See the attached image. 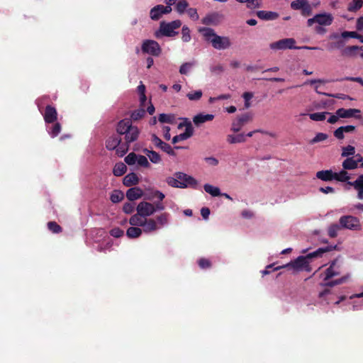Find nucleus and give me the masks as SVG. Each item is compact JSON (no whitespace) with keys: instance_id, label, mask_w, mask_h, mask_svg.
Instances as JSON below:
<instances>
[{"instance_id":"1","label":"nucleus","mask_w":363,"mask_h":363,"mask_svg":"<svg viewBox=\"0 0 363 363\" xmlns=\"http://www.w3.org/2000/svg\"><path fill=\"white\" fill-rule=\"evenodd\" d=\"M164 198L165 195L158 190L150 192L146 196V199L153 200L157 199L158 201L155 203L140 202L136 206L137 213L130 218L129 223L134 226H141L143 228L144 233L147 234L156 233L167 226L170 218L169 213H162L155 218H150L156 212L162 211L165 209V206L162 202Z\"/></svg>"},{"instance_id":"2","label":"nucleus","mask_w":363,"mask_h":363,"mask_svg":"<svg viewBox=\"0 0 363 363\" xmlns=\"http://www.w3.org/2000/svg\"><path fill=\"white\" fill-rule=\"evenodd\" d=\"M205 40L211 43L213 48L220 50H227L232 45L231 40L228 36H220L216 33L211 28H201L199 30Z\"/></svg>"},{"instance_id":"3","label":"nucleus","mask_w":363,"mask_h":363,"mask_svg":"<svg viewBox=\"0 0 363 363\" xmlns=\"http://www.w3.org/2000/svg\"><path fill=\"white\" fill-rule=\"evenodd\" d=\"M334 20L330 13L323 12L315 14L313 17L307 20V26L313 27L318 35H324L327 32L326 27L330 26Z\"/></svg>"},{"instance_id":"4","label":"nucleus","mask_w":363,"mask_h":363,"mask_svg":"<svg viewBox=\"0 0 363 363\" xmlns=\"http://www.w3.org/2000/svg\"><path fill=\"white\" fill-rule=\"evenodd\" d=\"M167 183L170 186L180 189L187 187L196 189L199 184L197 180L193 177L182 172H177L173 177L167 178Z\"/></svg>"},{"instance_id":"5","label":"nucleus","mask_w":363,"mask_h":363,"mask_svg":"<svg viewBox=\"0 0 363 363\" xmlns=\"http://www.w3.org/2000/svg\"><path fill=\"white\" fill-rule=\"evenodd\" d=\"M182 26L180 20H175L169 23L162 21L160 24L159 29L155 33V36L160 38L163 36L172 37L178 33L175 31Z\"/></svg>"},{"instance_id":"6","label":"nucleus","mask_w":363,"mask_h":363,"mask_svg":"<svg viewBox=\"0 0 363 363\" xmlns=\"http://www.w3.org/2000/svg\"><path fill=\"white\" fill-rule=\"evenodd\" d=\"M289 267H291L294 269L296 271H301L303 269L310 271L308 260L307 259V257L305 256H299L294 261L291 262L285 265L277 267L274 269V270L277 271L280 269Z\"/></svg>"},{"instance_id":"7","label":"nucleus","mask_w":363,"mask_h":363,"mask_svg":"<svg viewBox=\"0 0 363 363\" xmlns=\"http://www.w3.org/2000/svg\"><path fill=\"white\" fill-rule=\"evenodd\" d=\"M124 160L128 165H137L144 168H149L150 167V164L145 156L137 155L134 152L129 153Z\"/></svg>"},{"instance_id":"8","label":"nucleus","mask_w":363,"mask_h":363,"mask_svg":"<svg viewBox=\"0 0 363 363\" xmlns=\"http://www.w3.org/2000/svg\"><path fill=\"white\" fill-rule=\"evenodd\" d=\"M339 222L342 228L351 230H359L361 229L359 220L352 216H343L340 217Z\"/></svg>"},{"instance_id":"9","label":"nucleus","mask_w":363,"mask_h":363,"mask_svg":"<svg viewBox=\"0 0 363 363\" xmlns=\"http://www.w3.org/2000/svg\"><path fill=\"white\" fill-rule=\"evenodd\" d=\"M141 50L143 53L153 56H159L162 50L157 42L153 40H145L143 42Z\"/></svg>"},{"instance_id":"10","label":"nucleus","mask_w":363,"mask_h":363,"mask_svg":"<svg viewBox=\"0 0 363 363\" xmlns=\"http://www.w3.org/2000/svg\"><path fill=\"white\" fill-rule=\"evenodd\" d=\"M295 44L296 40L294 38H284L271 43L269 45V48L273 50H281L286 49L296 50Z\"/></svg>"},{"instance_id":"11","label":"nucleus","mask_w":363,"mask_h":363,"mask_svg":"<svg viewBox=\"0 0 363 363\" xmlns=\"http://www.w3.org/2000/svg\"><path fill=\"white\" fill-rule=\"evenodd\" d=\"M172 7L164 6L163 5H157L151 9L150 17L153 21H157L161 18L163 14L169 13L172 11Z\"/></svg>"},{"instance_id":"12","label":"nucleus","mask_w":363,"mask_h":363,"mask_svg":"<svg viewBox=\"0 0 363 363\" xmlns=\"http://www.w3.org/2000/svg\"><path fill=\"white\" fill-rule=\"evenodd\" d=\"M251 120L252 116L249 113H245L240 116H238L235 121H233L231 130L233 132L237 133L240 131L242 129V128Z\"/></svg>"},{"instance_id":"13","label":"nucleus","mask_w":363,"mask_h":363,"mask_svg":"<svg viewBox=\"0 0 363 363\" xmlns=\"http://www.w3.org/2000/svg\"><path fill=\"white\" fill-rule=\"evenodd\" d=\"M340 274V267L337 260H334L331 262L330 267L325 270L324 280H328L335 276L339 275Z\"/></svg>"},{"instance_id":"14","label":"nucleus","mask_w":363,"mask_h":363,"mask_svg":"<svg viewBox=\"0 0 363 363\" xmlns=\"http://www.w3.org/2000/svg\"><path fill=\"white\" fill-rule=\"evenodd\" d=\"M151 140L157 147L161 149L169 155H174V151L172 150V147L169 144L162 141V140L156 135L153 134L152 135Z\"/></svg>"},{"instance_id":"15","label":"nucleus","mask_w":363,"mask_h":363,"mask_svg":"<svg viewBox=\"0 0 363 363\" xmlns=\"http://www.w3.org/2000/svg\"><path fill=\"white\" fill-rule=\"evenodd\" d=\"M44 120L46 124L54 123L57 120V113L55 108L48 106L44 113Z\"/></svg>"},{"instance_id":"16","label":"nucleus","mask_w":363,"mask_h":363,"mask_svg":"<svg viewBox=\"0 0 363 363\" xmlns=\"http://www.w3.org/2000/svg\"><path fill=\"white\" fill-rule=\"evenodd\" d=\"M140 130L137 126L132 125L131 128L124 134L125 143L130 144L135 141L139 135Z\"/></svg>"},{"instance_id":"17","label":"nucleus","mask_w":363,"mask_h":363,"mask_svg":"<svg viewBox=\"0 0 363 363\" xmlns=\"http://www.w3.org/2000/svg\"><path fill=\"white\" fill-rule=\"evenodd\" d=\"M143 195V191L139 187L130 188L126 192V197L130 201L140 199Z\"/></svg>"},{"instance_id":"18","label":"nucleus","mask_w":363,"mask_h":363,"mask_svg":"<svg viewBox=\"0 0 363 363\" xmlns=\"http://www.w3.org/2000/svg\"><path fill=\"white\" fill-rule=\"evenodd\" d=\"M360 111L356 108H339L336 111V114L338 115L340 118H351V117H357L356 113H359Z\"/></svg>"},{"instance_id":"19","label":"nucleus","mask_w":363,"mask_h":363,"mask_svg":"<svg viewBox=\"0 0 363 363\" xmlns=\"http://www.w3.org/2000/svg\"><path fill=\"white\" fill-rule=\"evenodd\" d=\"M183 126L185 127V131L182 134L186 139L191 138L194 134V128L191 121L184 118V121L179 124L178 128H182Z\"/></svg>"},{"instance_id":"20","label":"nucleus","mask_w":363,"mask_h":363,"mask_svg":"<svg viewBox=\"0 0 363 363\" xmlns=\"http://www.w3.org/2000/svg\"><path fill=\"white\" fill-rule=\"evenodd\" d=\"M132 122L129 119H123L118 122L117 125V133L120 135H124L132 126Z\"/></svg>"},{"instance_id":"21","label":"nucleus","mask_w":363,"mask_h":363,"mask_svg":"<svg viewBox=\"0 0 363 363\" xmlns=\"http://www.w3.org/2000/svg\"><path fill=\"white\" fill-rule=\"evenodd\" d=\"M214 118V115L213 114H203L199 113L196 115L193 118V122L196 125H200L202 123H204L207 121H211Z\"/></svg>"},{"instance_id":"22","label":"nucleus","mask_w":363,"mask_h":363,"mask_svg":"<svg viewBox=\"0 0 363 363\" xmlns=\"http://www.w3.org/2000/svg\"><path fill=\"white\" fill-rule=\"evenodd\" d=\"M256 14L259 18L264 21L275 20L279 16L277 13L267 11H258Z\"/></svg>"},{"instance_id":"23","label":"nucleus","mask_w":363,"mask_h":363,"mask_svg":"<svg viewBox=\"0 0 363 363\" xmlns=\"http://www.w3.org/2000/svg\"><path fill=\"white\" fill-rule=\"evenodd\" d=\"M140 226H134L128 228L126 231V235L131 239L138 238L141 236L143 230V228H140Z\"/></svg>"},{"instance_id":"24","label":"nucleus","mask_w":363,"mask_h":363,"mask_svg":"<svg viewBox=\"0 0 363 363\" xmlns=\"http://www.w3.org/2000/svg\"><path fill=\"white\" fill-rule=\"evenodd\" d=\"M139 179L136 174L132 172L128 174L123 178V184L126 186H131L138 183Z\"/></svg>"},{"instance_id":"25","label":"nucleus","mask_w":363,"mask_h":363,"mask_svg":"<svg viewBox=\"0 0 363 363\" xmlns=\"http://www.w3.org/2000/svg\"><path fill=\"white\" fill-rule=\"evenodd\" d=\"M47 130L48 134L52 137H56L61 130V125L59 123H52L50 124H47Z\"/></svg>"},{"instance_id":"26","label":"nucleus","mask_w":363,"mask_h":363,"mask_svg":"<svg viewBox=\"0 0 363 363\" xmlns=\"http://www.w3.org/2000/svg\"><path fill=\"white\" fill-rule=\"evenodd\" d=\"M352 185L358 191L357 198L359 199H363V175L356 179Z\"/></svg>"},{"instance_id":"27","label":"nucleus","mask_w":363,"mask_h":363,"mask_svg":"<svg viewBox=\"0 0 363 363\" xmlns=\"http://www.w3.org/2000/svg\"><path fill=\"white\" fill-rule=\"evenodd\" d=\"M143 152L148 157L151 162L158 164L161 162V157L157 152L147 148L144 149Z\"/></svg>"},{"instance_id":"28","label":"nucleus","mask_w":363,"mask_h":363,"mask_svg":"<svg viewBox=\"0 0 363 363\" xmlns=\"http://www.w3.org/2000/svg\"><path fill=\"white\" fill-rule=\"evenodd\" d=\"M333 172L332 170H322L316 173V177L322 181L333 180Z\"/></svg>"},{"instance_id":"29","label":"nucleus","mask_w":363,"mask_h":363,"mask_svg":"<svg viewBox=\"0 0 363 363\" xmlns=\"http://www.w3.org/2000/svg\"><path fill=\"white\" fill-rule=\"evenodd\" d=\"M121 138L116 135H113L106 140V147L108 150H115L121 143Z\"/></svg>"},{"instance_id":"30","label":"nucleus","mask_w":363,"mask_h":363,"mask_svg":"<svg viewBox=\"0 0 363 363\" xmlns=\"http://www.w3.org/2000/svg\"><path fill=\"white\" fill-rule=\"evenodd\" d=\"M342 167L347 170L355 169L358 167V161H354L353 157H348L343 161Z\"/></svg>"},{"instance_id":"31","label":"nucleus","mask_w":363,"mask_h":363,"mask_svg":"<svg viewBox=\"0 0 363 363\" xmlns=\"http://www.w3.org/2000/svg\"><path fill=\"white\" fill-rule=\"evenodd\" d=\"M203 189L205 191L209 194L212 196H218L221 195L220 190L218 187L213 186L209 184H206L203 186Z\"/></svg>"},{"instance_id":"32","label":"nucleus","mask_w":363,"mask_h":363,"mask_svg":"<svg viewBox=\"0 0 363 363\" xmlns=\"http://www.w3.org/2000/svg\"><path fill=\"white\" fill-rule=\"evenodd\" d=\"M347 169H342L340 172H333V178L334 180H337L339 182H346L350 179V174L346 171Z\"/></svg>"},{"instance_id":"33","label":"nucleus","mask_w":363,"mask_h":363,"mask_svg":"<svg viewBox=\"0 0 363 363\" xmlns=\"http://www.w3.org/2000/svg\"><path fill=\"white\" fill-rule=\"evenodd\" d=\"M245 135L242 133L238 135H228L227 141L230 144L240 143L245 141Z\"/></svg>"},{"instance_id":"34","label":"nucleus","mask_w":363,"mask_h":363,"mask_svg":"<svg viewBox=\"0 0 363 363\" xmlns=\"http://www.w3.org/2000/svg\"><path fill=\"white\" fill-rule=\"evenodd\" d=\"M127 170L126 165L123 162L116 163L113 167V173L116 177L122 176Z\"/></svg>"},{"instance_id":"35","label":"nucleus","mask_w":363,"mask_h":363,"mask_svg":"<svg viewBox=\"0 0 363 363\" xmlns=\"http://www.w3.org/2000/svg\"><path fill=\"white\" fill-rule=\"evenodd\" d=\"M363 6V0H352L348 5V11L350 12H355L359 10Z\"/></svg>"},{"instance_id":"36","label":"nucleus","mask_w":363,"mask_h":363,"mask_svg":"<svg viewBox=\"0 0 363 363\" xmlns=\"http://www.w3.org/2000/svg\"><path fill=\"white\" fill-rule=\"evenodd\" d=\"M240 3H247L249 9H256L262 6L261 0H236Z\"/></svg>"},{"instance_id":"37","label":"nucleus","mask_w":363,"mask_h":363,"mask_svg":"<svg viewBox=\"0 0 363 363\" xmlns=\"http://www.w3.org/2000/svg\"><path fill=\"white\" fill-rule=\"evenodd\" d=\"M329 114L327 112H317L309 114V118L312 121H322L326 119V115Z\"/></svg>"},{"instance_id":"38","label":"nucleus","mask_w":363,"mask_h":363,"mask_svg":"<svg viewBox=\"0 0 363 363\" xmlns=\"http://www.w3.org/2000/svg\"><path fill=\"white\" fill-rule=\"evenodd\" d=\"M189 4L186 0H179L176 4V11L179 13H184L188 9Z\"/></svg>"},{"instance_id":"39","label":"nucleus","mask_w":363,"mask_h":363,"mask_svg":"<svg viewBox=\"0 0 363 363\" xmlns=\"http://www.w3.org/2000/svg\"><path fill=\"white\" fill-rule=\"evenodd\" d=\"M158 120L161 123H174L175 117L172 114L162 113L159 116Z\"/></svg>"},{"instance_id":"40","label":"nucleus","mask_w":363,"mask_h":363,"mask_svg":"<svg viewBox=\"0 0 363 363\" xmlns=\"http://www.w3.org/2000/svg\"><path fill=\"white\" fill-rule=\"evenodd\" d=\"M194 65V62H185L182 64L179 68V73L181 74H187Z\"/></svg>"},{"instance_id":"41","label":"nucleus","mask_w":363,"mask_h":363,"mask_svg":"<svg viewBox=\"0 0 363 363\" xmlns=\"http://www.w3.org/2000/svg\"><path fill=\"white\" fill-rule=\"evenodd\" d=\"M355 154V148L352 145L342 147L341 156L343 157L352 156Z\"/></svg>"},{"instance_id":"42","label":"nucleus","mask_w":363,"mask_h":363,"mask_svg":"<svg viewBox=\"0 0 363 363\" xmlns=\"http://www.w3.org/2000/svg\"><path fill=\"white\" fill-rule=\"evenodd\" d=\"M203 95L201 90H196L192 92H189L186 94L187 98L190 101H199Z\"/></svg>"},{"instance_id":"43","label":"nucleus","mask_w":363,"mask_h":363,"mask_svg":"<svg viewBox=\"0 0 363 363\" xmlns=\"http://www.w3.org/2000/svg\"><path fill=\"white\" fill-rule=\"evenodd\" d=\"M350 279V274L345 275L340 279H337L335 281H331L325 284L326 286H334L335 285L341 284L345 283Z\"/></svg>"},{"instance_id":"44","label":"nucleus","mask_w":363,"mask_h":363,"mask_svg":"<svg viewBox=\"0 0 363 363\" xmlns=\"http://www.w3.org/2000/svg\"><path fill=\"white\" fill-rule=\"evenodd\" d=\"M123 192L116 190L112 192L110 199L113 203H118L123 199Z\"/></svg>"},{"instance_id":"45","label":"nucleus","mask_w":363,"mask_h":363,"mask_svg":"<svg viewBox=\"0 0 363 363\" xmlns=\"http://www.w3.org/2000/svg\"><path fill=\"white\" fill-rule=\"evenodd\" d=\"M340 228H341L340 225H339L337 224H333V225H330L328 228V235L330 238H335L337 235V233Z\"/></svg>"},{"instance_id":"46","label":"nucleus","mask_w":363,"mask_h":363,"mask_svg":"<svg viewBox=\"0 0 363 363\" xmlns=\"http://www.w3.org/2000/svg\"><path fill=\"white\" fill-rule=\"evenodd\" d=\"M358 50H363V46L358 47L354 45L347 47L343 50V55L347 56H353L354 55V52Z\"/></svg>"},{"instance_id":"47","label":"nucleus","mask_w":363,"mask_h":363,"mask_svg":"<svg viewBox=\"0 0 363 363\" xmlns=\"http://www.w3.org/2000/svg\"><path fill=\"white\" fill-rule=\"evenodd\" d=\"M115 150L118 156L123 157L128 150V144L119 145Z\"/></svg>"},{"instance_id":"48","label":"nucleus","mask_w":363,"mask_h":363,"mask_svg":"<svg viewBox=\"0 0 363 363\" xmlns=\"http://www.w3.org/2000/svg\"><path fill=\"white\" fill-rule=\"evenodd\" d=\"M307 2L308 0H295L291 3V7L294 10H301Z\"/></svg>"},{"instance_id":"49","label":"nucleus","mask_w":363,"mask_h":363,"mask_svg":"<svg viewBox=\"0 0 363 363\" xmlns=\"http://www.w3.org/2000/svg\"><path fill=\"white\" fill-rule=\"evenodd\" d=\"M327 252V248H318L315 251L308 254L306 257L307 259L314 257H321L324 252Z\"/></svg>"},{"instance_id":"50","label":"nucleus","mask_w":363,"mask_h":363,"mask_svg":"<svg viewBox=\"0 0 363 363\" xmlns=\"http://www.w3.org/2000/svg\"><path fill=\"white\" fill-rule=\"evenodd\" d=\"M145 111L143 107L135 110L131 114V118L134 121L140 119L145 116Z\"/></svg>"},{"instance_id":"51","label":"nucleus","mask_w":363,"mask_h":363,"mask_svg":"<svg viewBox=\"0 0 363 363\" xmlns=\"http://www.w3.org/2000/svg\"><path fill=\"white\" fill-rule=\"evenodd\" d=\"M182 40L185 43L191 40L190 30L186 26H184L182 29Z\"/></svg>"},{"instance_id":"52","label":"nucleus","mask_w":363,"mask_h":363,"mask_svg":"<svg viewBox=\"0 0 363 363\" xmlns=\"http://www.w3.org/2000/svg\"><path fill=\"white\" fill-rule=\"evenodd\" d=\"M328 138L326 133H319L315 135V136L311 140V143L314 144L319 142L324 141L327 140Z\"/></svg>"},{"instance_id":"53","label":"nucleus","mask_w":363,"mask_h":363,"mask_svg":"<svg viewBox=\"0 0 363 363\" xmlns=\"http://www.w3.org/2000/svg\"><path fill=\"white\" fill-rule=\"evenodd\" d=\"M135 204L133 203H125L123 205V210L127 214H131L135 211Z\"/></svg>"},{"instance_id":"54","label":"nucleus","mask_w":363,"mask_h":363,"mask_svg":"<svg viewBox=\"0 0 363 363\" xmlns=\"http://www.w3.org/2000/svg\"><path fill=\"white\" fill-rule=\"evenodd\" d=\"M187 14L191 19L193 21H197L199 18V16L197 13V10L194 8H189L186 10Z\"/></svg>"},{"instance_id":"55","label":"nucleus","mask_w":363,"mask_h":363,"mask_svg":"<svg viewBox=\"0 0 363 363\" xmlns=\"http://www.w3.org/2000/svg\"><path fill=\"white\" fill-rule=\"evenodd\" d=\"M242 97L245 100V108H249L251 106L250 100L253 97V94L251 92H245L242 94Z\"/></svg>"},{"instance_id":"56","label":"nucleus","mask_w":363,"mask_h":363,"mask_svg":"<svg viewBox=\"0 0 363 363\" xmlns=\"http://www.w3.org/2000/svg\"><path fill=\"white\" fill-rule=\"evenodd\" d=\"M48 227V229L54 233H57L61 231V227L55 222H49Z\"/></svg>"},{"instance_id":"57","label":"nucleus","mask_w":363,"mask_h":363,"mask_svg":"<svg viewBox=\"0 0 363 363\" xmlns=\"http://www.w3.org/2000/svg\"><path fill=\"white\" fill-rule=\"evenodd\" d=\"M210 70L213 74H219L224 71V68L222 65L219 64V65L211 66Z\"/></svg>"},{"instance_id":"58","label":"nucleus","mask_w":363,"mask_h":363,"mask_svg":"<svg viewBox=\"0 0 363 363\" xmlns=\"http://www.w3.org/2000/svg\"><path fill=\"white\" fill-rule=\"evenodd\" d=\"M205 162L211 167H216L218 164V160L214 157H207L204 158Z\"/></svg>"},{"instance_id":"59","label":"nucleus","mask_w":363,"mask_h":363,"mask_svg":"<svg viewBox=\"0 0 363 363\" xmlns=\"http://www.w3.org/2000/svg\"><path fill=\"white\" fill-rule=\"evenodd\" d=\"M302 15L306 16L311 14L312 8L308 2L305 4V6L301 9Z\"/></svg>"},{"instance_id":"60","label":"nucleus","mask_w":363,"mask_h":363,"mask_svg":"<svg viewBox=\"0 0 363 363\" xmlns=\"http://www.w3.org/2000/svg\"><path fill=\"white\" fill-rule=\"evenodd\" d=\"M110 234L114 238H120L123 235V230L119 228H115L110 231Z\"/></svg>"},{"instance_id":"61","label":"nucleus","mask_w":363,"mask_h":363,"mask_svg":"<svg viewBox=\"0 0 363 363\" xmlns=\"http://www.w3.org/2000/svg\"><path fill=\"white\" fill-rule=\"evenodd\" d=\"M340 36L343 38H354L357 36V33L355 31H344L341 33Z\"/></svg>"},{"instance_id":"62","label":"nucleus","mask_w":363,"mask_h":363,"mask_svg":"<svg viewBox=\"0 0 363 363\" xmlns=\"http://www.w3.org/2000/svg\"><path fill=\"white\" fill-rule=\"evenodd\" d=\"M199 265L201 269H206L210 267L211 264L209 260L206 259H201L199 261Z\"/></svg>"},{"instance_id":"63","label":"nucleus","mask_w":363,"mask_h":363,"mask_svg":"<svg viewBox=\"0 0 363 363\" xmlns=\"http://www.w3.org/2000/svg\"><path fill=\"white\" fill-rule=\"evenodd\" d=\"M344 132L341 127L336 129L334 132V135L340 140H342L344 138Z\"/></svg>"},{"instance_id":"64","label":"nucleus","mask_w":363,"mask_h":363,"mask_svg":"<svg viewBox=\"0 0 363 363\" xmlns=\"http://www.w3.org/2000/svg\"><path fill=\"white\" fill-rule=\"evenodd\" d=\"M352 307L353 310L363 309V300L354 301Z\"/></svg>"}]
</instances>
